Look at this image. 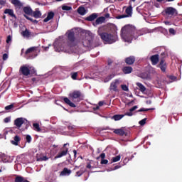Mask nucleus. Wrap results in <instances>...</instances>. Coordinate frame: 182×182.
<instances>
[{
  "label": "nucleus",
  "instance_id": "1",
  "mask_svg": "<svg viewBox=\"0 0 182 182\" xmlns=\"http://www.w3.org/2000/svg\"><path fill=\"white\" fill-rule=\"evenodd\" d=\"M141 35V31L136 29L133 25H126L121 29V37L125 42H132L133 39H137Z\"/></svg>",
  "mask_w": 182,
  "mask_h": 182
},
{
  "label": "nucleus",
  "instance_id": "2",
  "mask_svg": "<svg viewBox=\"0 0 182 182\" xmlns=\"http://www.w3.org/2000/svg\"><path fill=\"white\" fill-rule=\"evenodd\" d=\"M98 35L104 43L112 45V43H114V42L117 41V34L116 33H109L107 32L98 31Z\"/></svg>",
  "mask_w": 182,
  "mask_h": 182
},
{
  "label": "nucleus",
  "instance_id": "3",
  "mask_svg": "<svg viewBox=\"0 0 182 182\" xmlns=\"http://www.w3.org/2000/svg\"><path fill=\"white\" fill-rule=\"evenodd\" d=\"M70 99L74 102H79L83 100V94L80 90H75L69 94Z\"/></svg>",
  "mask_w": 182,
  "mask_h": 182
},
{
  "label": "nucleus",
  "instance_id": "4",
  "mask_svg": "<svg viewBox=\"0 0 182 182\" xmlns=\"http://www.w3.org/2000/svg\"><path fill=\"white\" fill-rule=\"evenodd\" d=\"M14 124L16 127V129H21L22 125L24 124V130H26L29 127V122L28 120L23 117H19L14 120Z\"/></svg>",
  "mask_w": 182,
  "mask_h": 182
},
{
  "label": "nucleus",
  "instance_id": "5",
  "mask_svg": "<svg viewBox=\"0 0 182 182\" xmlns=\"http://www.w3.org/2000/svg\"><path fill=\"white\" fill-rule=\"evenodd\" d=\"M164 12L167 18H176L178 15V11L173 7H166Z\"/></svg>",
  "mask_w": 182,
  "mask_h": 182
},
{
  "label": "nucleus",
  "instance_id": "6",
  "mask_svg": "<svg viewBox=\"0 0 182 182\" xmlns=\"http://www.w3.org/2000/svg\"><path fill=\"white\" fill-rule=\"evenodd\" d=\"M69 153V144H64L63 147L60 149V151L58 153V154L55 156V159H60L62 157H65V156H68Z\"/></svg>",
  "mask_w": 182,
  "mask_h": 182
},
{
  "label": "nucleus",
  "instance_id": "7",
  "mask_svg": "<svg viewBox=\"0 0 182 182\" xmlns=\"http://www.w3.org/2000/svg\"><path fill=\"white\" fill-rule=\"evenodd\" d=\"M68 36V48H73L75 46V41H76V38L75 37V31H68L67 33Z\"/></svg>",
  "mask_w": 182,
  "mask_h": 182
},
{
  "label": "nucleus",
  "instance_id": "8",
  "mask_svg": "<svg viewBox=\"0 0 182 182\" xmlns=\"http://www.w3.org/2000/svg\"><path fill=\"white\" fill-rule=\"evenodd\" d=\"M31 69H32L31 66L23 65L19 68V73L23 76H29V75H31Z\"/></svg>",
  "mask_w": 182,
  "mask_h": 182
},
{
  "label": "nucleus",
  "instance_id": "9",
  "mask_svg": "<svg viewBox=\"0 0 182 182\" xmlns=\"http://www.w3.org/2000/svg\"><path fill=\"white\" fill-rule=\"evenodd\" d=\"M93 43V39L90 36H85V39L82 41V43L85 48H90L92 43Z\"/></svg>",
  "mask_w": 182,
  "mask_h": 182
},
{
  "label": "nucleus",
  "instance_id": "10",
  "mask_svg": "<svg viewBox=\"0 0 182 182\" xmlns=\"http://www.w3.org/2000/svg\"><path fill=\"white\" fill-rule=\"evenodd\" d=\"M149 60L153 66H156L160 62V55L159 54L153 55L149 58Z\"/></svg>",
  "mask_w": 182,
  "mask_h": 182
},
{
  "label": "nucleus",
  "instance_id": "11",
  "mask_svg": "<svg viewBox=\"0 0 182 182\" xmlns=\"http://www.w3.org/2000/svg\"><path fill=\"white\" fill-rule=\"evenodd\" d=\"M157 68H159L161 72H166V69H167V63H166V60H164L163 58L161 59Z\"/></svg>",
  "mask_w": 182,
  "mask_h": 182
},
{
  "label": "nucleus",
  "instance_id": "12",
  "mask_svg": "<svg viewBox=\"0 0 182 182\" xmlns=\"http://www.w3.org/2000/svg\"><path fill=\"white\" fill-rule=\"evenodd\" d=\"M10 2L14 6L16 9H21L23 6V3L21 2L20 0H10Z\"/></svg>",
  "mask_w": 182,
  "mask_h": 182
},
{
  "label": "nucleus",
  "instance_id": "13",
  "mask_svg": "<svg viewBox=\"0 0 182 182\" xmlns=\"http://www.w3.org/2000/svg\"><path fill=\"white\" fill-rule=\"evenodd\" d=\"M124 62L127 65H134V62H136V57H134V55L127 57L124 59Z\"/></svg>",
  "mask_w": 182,
  "mask_h": 182
},
{
  "label": "nucleus",
  "instance_id": "14",
  "mask_svg": "<svg viewBox=\"0 0 182 182\" xmlns=\"http://www.w3.org/2000/svg\"><path fill=\"white\" fill-rule=\"evenodd\" d=\"M117 85H119V80H115L110 84L109 90L117 92Z\"/></svg>",
  "mask_w": 182,
  "mask_h": 182
},
{
  "label": "nucleus",
  "instance_id": "15",
  "mask_svg": "<svg viewBox=\"0 0 182 182\" xmlns=\"http://www.w3.org/2000/svg\"><path fill=\"white\" fill-rule=\"evenodd\" d=\"M4 14L11 16V18H14V19H16V15L14 14V9H6L4 11Z\"/></svg>",
  "mask_w": 182,
  "mask_h": 182
},
{
  "label": "nucleus",
  "instance_id": "16",
  "mask_svg": "<svg viewBox=\"0 0 182 182\" xmlns=\"http://www.w3.org/2000/svg\"><path fill=\"white\" fill-rule=\"evenodd\" d=\"M122 71L124 75H129V73H132L133 72V68L130 66H124L122 69Z\"/></svg>",
  "mask_w": 182,
  "mask_h": 182
},
{
  "label": "nucleus",
  "instance_id": "17",
  "mask_svg": "<svg viewBox=\"0 0 182 182\" xmlns=\"http://www.w3.org/2000/svg\"><path fill=\"white\" fill-rule=\"evenodd\" d=\"M62 100L66 104L68 105L70 107H76V105L75 103L70 102V100L66 97H63Z\"/></svg>",
  "mask_w": 182,
  "mask_h": 182
},
{
  "label": "nucleus",
  "instance_id": "18",
  "mask_svg": "<svg viewBox=\"0 0 182 182\" xmlns=\"http://www.w3.org/2000/svg\"><path fill=\"white\" fill-rule=\"evenodd\" d=\"M97 18V14L93 13L89 16L86 17L85 19L88 22H92V21H95V19H96Z\"/></svg>",
  "mask_w": 182,
  "mask_h": 182
},
{
  "label": "nucleus",
  "instance_id": "19",
  "mask_svg": "<svg viewBox=\"0 0 182 182\" xmlns=\"http://www.w3.org/2000/svg\"><path fill=\"white\" fill-rule=\"evenodd\" d=\"M72 171L68 168H64L60 172V176H70Z\"/></svg>",
  "mask_w": 182,
  "mask_h": 182
},
{
  "label": "nucleus",
  "instance_id": "20",
  "mask_svg": "<svg viewBox=\"0 0 182 182\" xmlns=\"http://www.w3.org/2000/svg\"><path fill=\"white\" fill-rule=\"evenodd\" d=\"M19 141H21V137L18 135H16L14 138V140L11 141V143L14 146H18V144H19Z\"/></svg>",
  "mask_w": 182,
  "mask_h": 182
},
{
  "label": "nucleus",
  "instance_id": "21",
  "mask_svg": "<svg viewBox=\"0 0 182 182\" xmlns=\"http://www.w3.org/2000/svg\"><path fill=\"white\" fill-rule=\"evenodd\" d=\"M54 16H55V13H53V11H50L48 14L47 17L43 20V22H49L50 19H53Z\"/></svg>",
  "mask_w": 182,
  "mask_h": 182
},
{
  "label": "nucleus",
  "instance_id": "22",
  "mask_svg": "<svg viewBox=\"0 0 182 182\" xmlns=\"http://www.w3.org/2000/svg\"><path fill=\"white\" fill-rule=\"evenodd\" d=\"M114 133L118 136H126V132L122 129H114Z\"/></svg>",
  "mask_w": 182,
  "mask_h": 182
},
{
  "label": "nucleus",
  "instance_id": "23",
  "mask_svg": "<svg viewBox=\"0 0 182 182\" xmlns=\"http://www.w3.org/2000/svg\"><path fill=\"white\" fill-rule=\"evenodd\" d=\"M23 11L24 12V14H26V15H32L33 11L32 9H31V7L28 6H25L23 8Z\"/></svg>",
  "mask_w": 182,
  "mask_h": 182
},
{
  "label": "nucleus",
  "instance_id": "24",
  "mask_svg": "<svg viewBox=\"0 0 182 182\" xmlns=\"http://www.w3.org/2000/svg\"><path fill=\"white\" fill-rule=\"evenodd\" d=\"M125 12L127 14L126 16H128V18L129 16H132V14H133V7L132 6V5L126 9Z\"/></svg>",
  "mask_w": 182,
  "mask_h": 182
},
{
  "label": "nucleus",
  "instance_id": "25",
  "mask_svg": "<svg viewBox=\"0 0 182 182\" xmlns=\"http://www.w3.org/2000/svg\"><path fill=\"white\" fill-rule=\"evenodd\" d=\"M21 35L23 38H31V31L28 28H26L25 31L21 32Z\"/></svg>",
  "mask_w": 182,
  "mask_h": 182
},
{
  "label": "nucleus",
  "instance_id": "26",
  "mask_svg": "<svg viewBox=\"0 0 182 182\" xmlns=\"http://www.w3.org/2000/svg\"><path fill=\"white\" fill-rule=\"evenodd\" d=\"M106 21V18L103 16L99 17L96 19L94 25H100V23H103V21Z\"/></svg>",
  "mask_w": 182,
  "mask_h": 182
},
{
  "label": "nucleus",
  "instance_id": "27",
  "mask_svg": "<svg viewBox=\"0 0 182 182\" xmlns=\"http://www.w3.org/2000/svg\"><path fill=\"white\" fill-rule=\"evenodd\" d=\"M109 31H111L112 33H116V35H117V26H116V25L110 24Z\"/></svg>",
  "mask_w": 182,
  "mask_h": 182
},
{
  "label": "nucleus",
  "instance_id": "28",
  "mask_svg": "<svg viewBox=\"0 0 182 182\" xmlns=\"http://www.w3.org/2000/svg\"><path fill=\"white\" fill-rule=\"evenodd\" d=\"M77 13L79 15H86V9H85L83 6H80L77 9Z\"/></svg>",
  "mask_w": 182,
  "mask_h": 182
},
{
  "label": "nucleus",
  "instance_id": "29",
  "mask_svg": "<svg viewBox=\"0 0 182 182\" xmlns=\"http://www.w3.org/2000/svg\"><path fill=\"white\" fill-rule=\"evenodd\" d=\"M137 105L134 106L133 107H132L131 109H129V112H126L125 113V116H133V112H134V110H136V109H137Z\"/></svg>",
  "mask_w": 182,
  "mask_h": 182
},
{
  "label": "nucleus",
  "instance_id": "30",
  "mask_svg": "<svg viewBox=\"0 0 182 182\" xmlns=\"http://www.w3.org/2000/svg\"><path fill=\"white\" fill-rule=\"evenodd\" d=\"M124 117V114H115L112 117V119L115 120V122H117L118 120H122Z\"/></svg>",
  "mask_w": 182,
  "mask_h": 182
},
{
  "label": "nucleus",
  "instance_id": "31",
  "mask_svg": "<svg viewBox=\"0 0 182 182\" xmlns=\"http://www.w3.org/2000/svg\"><path fill=\"white\" fill-rule=\"evenodd\" d=\"M32 15L36 18H41V16H42V14L38 10L33 11Z\"/></svg>",
  "mask_w": 182,
  "mask_h": 182
},
{
  "label": "nucleus",
  "instance_id": "32",
  "mask_svg": "<svg viewBox=\"0 0 182 182\" xmlns=\"http://www.w3.org/2000/svg\"><path fill=\"white\" fill-rule=\"evenodd\" d=\"M136 86H138L140 92H146V87H144V85H143V84H141L140 82H136Z\"/></svg>",
  "mask_w": 182,
  "mask_h": 182
},
{
  "label": "nucleus",
  "instance_id": "33",
  "mask_svg": "<svg viewBox=\"0 0 182 182\" xmlns=\"http://www.w3.org/2000/svg\"><path fill=\"white\" fill-rule=\"evenodd\" d=\"M35 50H36V47L29 48L26 50L25 55H29V53H32V52H35Z\"/></svg>",
  "mask_w": 182,
  "mask_h": 182
},
{
  "label": "nucleus",
  "instance_id": "34",
  "mask_svg": "<svg viewBox=\"0 0 182 182\" xmlns=\"http://www.w3.org/2000/svg\"><path fill=\"white\" fill-rule=\"evenodd\" d=\"M33 127L34 128V130L38 132H41L42 129H41V127H39V124L34 123L33 124Z\"/></svg>",
  "mask_w": 182,
  "mask_h": 182
},
{
  "label": "nucleus",
  "instance_id": "35",
  "mask_svg": "<svg viewBox=\"0 0 182 182\" xmlns=\"http://www.w3.org/2000/svg\"><path fill=\"white\" fill-rule=\"evenodd\" d=\"M85 172H86V169L81 168L80 171L76 172L75 176L80 177V176H82Z\"/></svg>",
  "mask_w": 182,
  "mask_h": 182
},
{
  "label": "nucleus",
  "instance_id": "36",
  "mask_svg": "<svg viewBox=\"0 0 182 182\" xmlns=\"http://www.w3.org/2000/svg\"><path fill=\"white\" fill-rule=\"evenodd\" d=\"M120 159H122V156H120V155H118L117 156L113 157L112 161V163H117V161H120Z\"/></svg>",
  "mask_w": 182,
  "mask_h": 182
},
{
  "label": "nucleus",
  "instance_id": "37",
  "mask_svg": "<svg viewBox=\"0 0 182 182\" xmlns=\"http://www.w3.org/2000/svg\"><path fill=\"white\" fill-rule=\"evenodd\" d=\"M70 76H71V79H73V80H76L77 79V72L70 73Z\"/></svg>",
  "mask_w": 182,
  "mask_h": 182
},
{
  "label": "nucleus",
  "instance_id": "38",
  "mask_svg": "<svg viewBox=\"0 0 182 182\" xmlns=\"http://www.w3.org/2000/svg\"><path fill=\"white\" fill-rule=\"evenodd\" d=\"M48 160H49V158H48V156H41L37 159V161H48Z\"/></svg>",
  "mask_w": 182,
  "mask_h": 182
},
{
  "label": "nucleus",
  "instance_id": "39",
  "mask_svg": "<svg viewBox=\"0 0 182 182\" xmlns=\"http://www.w3.org/2000/svg\"><path fill=\"white\" fill-rule=\"evenodd\" d=\"M113 77H114V75H113V74H110L109 75H108L105 79V83L107 82H109V80H112V79H113Z\"/></svg>",
  "mask_w": 182,
  "mask_h": 182
},
{
  "label": "nucleus",
  "instance_id": "40",
  "mask_svg": "<svg viewBox=\"0 0 182 182\" xmlns=\"http://www.w3.org/2000/svg\"><path fill=\"white\" fill-rule=\"evenodd\" d=\"M141 79H150V75L146 73L141 75Z\"/></svg>",
  "mask_w": 182,
  "mask_h": 182
},
{
  "label": "nucleus",
  "instance_id": "41",
  "mask_svg": "<svg viewBox=\"0 0 182 182\" xmlns=\"http://www.w3.org/2000/svg\"><path fill=\"white\" fill-rule=\"evenodd\" d=\"M63 11H72V6H62Z\"/></svg>",
  "mask_w": 182,
  "mask_h": 182
},
{
  "label": "nucleus",
  "instance_id": "42",
  "mask_svg": "<svg viewBox=\"0 0 182 182\" xmlns=\"http://www.w3.org/2000/svg\"><path fill=\"white\" fill-rule=\"evenodd\" d=\"M166 58H167V53L163 52L161 53V60L163 59L164 60H166Z\"/></svg>",
  "mask_w": 182,
  "mask_h": 182
},
{
  "label": "nucleus",
  "instance_id": "43",
  "mask_svg": "<svg viewBox=\"0 0 182 182\" xmlns=\"http://www.w3.org/2000/svg\"><path fill=\"white\" fill-rule=\"evenodd\" d=\"M149 110H154V108H149V109L141 108L136 112H149Z\"/></svg>",
  "mask_w": 182,
  "mask_h": 182
},
{
  "label": "nucleus",
  "instance_id": "44",
  "mask_svg": "<svg viewBox=\"0 0 182 182\" xmlns=\"http://www.w3.org/2000/svg\"><path fill=\"white\" fill-rule=\"evenodd\" d=\"M147 121V118H144L143 119H141V121H139V124L140 126H144L146 124V122Z\"/></svg>",
  "mask_w": 182,
  "mask_h": 182
},
{
  "label": "nucleus",
  "instance_id": "45",
  "mask_svg": "<svg viewBox=\"0 0 182 182\" xmlns=\"http://www.w3.org/2000/svg\"><path fill=\"white\" fill-rule=\"evenodd\" d=\"M121 87H122V90H124V92H129V87H127V85H122Z\"/></svg>",
  "mask_w": 182,
  "mask_h": 182
},
{
  "label": "nucleus",
  "instance_id": "46",
  "mask_svg": "<svg viewBox=\"0 0 182 182\" xmlns=\"http://www.w3.org/2000/svg\"><path fill=\"white\" fill-rule=\"evenodd\" d=\"M123 18H129V16H127L126 14H122L117 16V19H123Z\"/></svg>",
  "mask_w": 182,
  "mask_h": 182
},
{
  "label": "nucleus",
  "instance_id": "47",
  "mask_svg": "<svg viewBox=\"0 0 182 182\" xmlns=\"http://www.w3.org/2000/svg\"><path fill=\"white\" fill-rule=\"evenodd\" d=\"M26 140L27 143H31V141H32V136H31V135H26Z\"/></svg>",
  "mask_w": 182,
  "mask_h": 182
},
{
  "label": "nucleus",
  "instance_id": "48",
  "mask_svg": "<svg viewBox=\"0 0 182 182\" xmlns=\"http://www.w3.org/2000/svg\"><path fill=\"white\" fill-rule=\"evenodd\" d=\"M168 32L171 35H176V30L173 28H169Z\"/></svg>",
  "mask_w": 182,
  "mask_h": 182
},
{
  "label": "nucleus",
  "instance_id": "49",
  "mask_svg": "<svg viewBox=\"0 0 182 182\" xmlns=\"http://www.w3.org/2000/svg\"><path fill=\"white\" fill-rule=\"evenodd\" d=\"M11 109H14V104L5 107V110H11Z\"/></svg>",
  "mask_w": 182,
  "mask_h": 182
},
{
  "label": "nucleus",
  "instance_id": "50",
  "mask_svg": "<svg viewBox=\"0 0 182 182\" xmlns=\"http://www.w3.org/2000/svg\"><path fill=\"white\" fill-rule=\"evenodd\" d=\"M11 41H12V36H11V35L8 36L6 41V43H9L10 42H11Z\"/></svg>",
  "mask_w": 182,
  "mask_h": 182
},
{
  "label": "nucleus",
  "instance_id": "51",
  "mask_svg": "<svg viewBox=\"0 0 182 182\" xmlns=\"http://www.w3.org/2000/svg\"><path fill=\"white\" fill-rule=\"evenodd\" d=\"M105 157H106V154H105V153H102L100 155V157H98V158H97V159H102V160H103V159H105Z\"/></svg>",
  "mask_w": 182,
  "mask_h": 182
},
{
  "label": "nucleus",
  "instance_id": "52",
  "mask_svg": "<svg viewBox=\"0 0 182 182\" xmlns=\"http://www.w3.org/2000/svg\"><path fill=\"white\" fill-rule=\"evenodd\" d=\"M107 163H109V161L107 159H101V164H107Z\"/></svg>",
  "mask_w": 182,
  "mask_h": 182
},
{
  "label": "nucleus",
  "instance_id": "53",
  "mask_svg": "<svg viewBox=\"0 0 182 182\" xmlns=\"http://www.w3.org/2000/svg\"><path fill=\"white\" fill-rule=\"evenodd\" d=\"M68 130H75V129H76V126H75V125H69L68 127Z\"/></svg>",
  "mask_w": 182,
  "mask_h": 182
},
{
  "label": "nucleus",
  "instance_id": "54",
  "mask_svg": "<svg viewBox=\"0 0 182 182\" xmlns=\"http://www.w3.org/2000/svg\"><path fill=\"white\" fill-rule=\"evenodd\" d=\"M4 123H9V122H11V117H6L4 119Z\"/></svg>",
  "mask_w": 182,
  "mask_h": 182
},
{
  "label": "nucleus",
  "instance_id": "55",
  "mask_svg": "<svg viewBox=\"0 0 182 182\" xmlns=\"http://www.w3.org/2000/svg\"><path fill=\"white\" fill-rule=\"evenodd\" d=\"M24 18H26V19H28V21H31V22L33 21V18L28 16L26 14H24Z\"/></svg>",
  "mask_w": 182,
  "mask_h": 182
},
{
  "label": "nucleus",
  "instance_id": "56",
  "mask_svg": "<svg viewBox=\"0 0 182 182\" xmlns=\"http://www.w3.org/2000/svg\"><path fill=\"white\" fill-rule=\"evenodd\" d=\"M112 63H113V60L112 59H110V58H108V60H107V65L109 66H110V65H112Z\"/></svg>",
  "mask_w": 182,
  "mask_h": 182
},
{
  "label": "nucleus",
  "instance_id": "57",
  "mask_svg": "<svg viewBox=\"0 0 182 182\" xmlns=\"http://www.w3.org/2000/svg\"><path fill=\"white\" fill-rule=\"evenodd\" d=\"M6 59H8V54L4 53L3 55V60H6Z\"/></svg>",
  "mask_w": 182,
  "mask_h": 182
},
{
  "label": "nucleus",
  "instance_id": "58",
  "mask_svg": "<svg viewBox=\"0 0 182 182\" xmlns=\"http://www.w3.org/2000/svg\"><path fill=\"white\" fill-rule=\"evenodd\" d=\"M98 105L100 107H102V106H103V105H105V102L100 101V102H99Z\"/></svg>",
  "mask_w": 182,
  "mask_h": 182
},
{
  "label": "nucleus",
  "instance_id": "59",
  "mask_svg": "<svg viewBox=\"0 0 182 182\" xmlns=\"http://www.w3.org/2000/svg\"><path fill=\"white\" fill-rule=\"evenodd\" d=\"M120 167H122V166H120V165H116V166L114 167V170H117V168H120Z\"/></svg>",
  "mask_w": 182,
  "mask_h": 182
},
{
  "label": "nucleus",
  "instance_id": "60",
  "mask_svg": "<svg viewBox=\"0 0 182 182\" xmlns=\"http://www.w3.org/2000/svg\"><path fill=\"white\" fill-rule=\"evenodd\" d=\"M106 18H110V14L109 13L105 14V18L106 19Z\"/></svg>",
  "mask_w": 182,
  "mask_h": 182
},
{
  "label": "nucleus",
  "instance_id": "61",
  "mask_svg": "<svg viewBox=\"0 0 182 182\" xmlns=\"http://www.w3.org/2000/svg\"><path fill=\"white\" fill-rule=\"evenodd\" d=\"M43 49H44V50H48L49 49V46L45 47V46H42Z\"/></svg>",
  "mask_w": 182,
  "mask_h": 182
},
{
  "label": "nucleus",
  "instance_id": "62",
  "mask_svg": "<svg viewBox=\"0 0 182 182\" xmlns=\"http://www.w3.org/2000/svg\"><path fill=\"white\" fill-rule=\"evenodd\" d=\"M87 168H92V165H90V164H88L87 165Z\"/></svg>",
  "mask_w": 182,
  "mask_h": 182
},
{
  "label": "nucleus",
  "instance_id": "63",
  "mask_svg": "<svg viewBox=\"0 0 182 182\" xmlns=\"http://www.w3.org/2000/svg\"><path fill=\"white\" fill-rule=\"evenodd\" d=\"M165 25H170V22L169 21H164Z\"/></svg>",
  "mask_w": 182,
  "mask_h": 182
},
{
  "label": "nucleus",
  "instance_id": "64",
  "mask_svg": "<svg viewBox=\"0 0 182 182\" xmlns=\"http://www.w3.org/2000/svg\"><path fill=\"white\" fill-rule=\"evenodd\" d=\"M33 23H38V21L37 20H33Z\"/></svg>",
  "mask_w": 182,
  "mask_h": 182
}]
</instances>
